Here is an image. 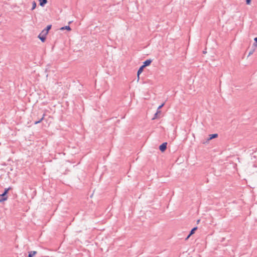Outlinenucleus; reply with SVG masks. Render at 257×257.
<instances>
[{
	"instance_id": "17",
	"label": "nucleus",
	"mask_w": 257,
	"mask_h": 257,
	"mask_svg": "<svg viewBox=\"0 0 257 257\" xmlns=\"http://www.w3.org/2000/svg\"><path fill=\"white\" fill-rule=\"evenodd\" d=\"M164 103L162 104L161 105H160V106L158 107V109H161V108L164 106Z\"/></svg>"
},
{
	"instance_id": "22",
	"label": "nucleus",
	"mask_w": 257,
	"mask_h": 257,
	"mask_svg": "<svg viewBox=\"0 0 257 257\" xmlns=\"http://www.w3.org/2000/svg\"><path fill=\"white\" fill-rule=\"evenodd\" d=\"M252 54V52H250L249 53V55H251V54Z\"/></svg>"
},
{
	"instance_id": "12",
	"label": "nucleus",
	"mask_w": 257,
	"mask_h": 257,
	"mask_svg": "<svg viewBox=\"0 0 257 257\" xmlns=\"http://www.w3.org/2000/svg\"><path fill=\"white\" fill-rule=\"evenodd\" d=\"M44 116H45V114L43 115V117L40 120H38V121H36L35 122V124H37L40 123V122H41L43 120Z\"/></svg>"
},
{
	"instance_id": "21",
	"label": "nucleus",
	"mask_w": 257,
	"mask_h": 257,
	"mask_svg": "<svg viewBox=\"0 0 257 257\" xmlns=\"http://www.w3.org/2000/svg\"><path fill=\"white\" fill-rule=\"evenodd\" d=\"M156 113H157L158 114V113H161V111H160V110H159V109H158V110H157V112H156Z\"/></svg>"
},
{
	"instance_id": "10",
	"label": "nucleus",
	"mask_w": 257,
	"mask_h": 257,
	"mask_svg": "<svg viewBox=\"0 0 257 257\" xmlns=\"http://www.w3.org/2000/svg\"><path fill=\"white\" fill-rule=\"evenodd\" d=\"M143 69H144V67H143V66H141L138 70V72H137V75H138V77L139 76V75L143 72Z\"/></svg>"
},
{
	"instance_id": "8",
	"label": "nucleus",
	"mask_w": 257,
	"mask_h": 257,
	"mask_svg": "<svg viewBox=\"0 0 257 257\" xmlns=\"http://www.w3.org/2000/svg\"><path fill=\"white\" fill-rule=\"evenodd\" d=\"M37 252L36 251H31L29 252L28 257H33L36 254Z\"/></svg>"
},
{
	"instance_id": "1",
	"label": "nucleus",
	"mask_w": 257,
	"mask_h": 257,
	"mask_svg": "<svg viewBox=\"0 0 257 257\" xmlns=\"http://www.w3.org/2000/svg\"><path fill=\"white\" fill-rule=\"evenodd\" d=\"M8 199V196L6 194H4V193H3L2 194L0 195V202H2L4 201H5L7 200Z\"/></svg>"
},
{
	"instance_id": "20",
	"label": "nucleus",
	"mask_w": 257,
	"mask_h": 257,
	"mask_svg": "<svg viewBox=\"0 0 257 257\" xmlns=\"http://www.w3.org/2000/svg\"><path fill=\"white\" fill-rule=\"evenodd\" d=\"M157 115H158V113H156L155 114V116L153 118V119H155L157 117Z\"/></svg>"
},
{
	"instance_id": "9",
	"label": "nucleus",
	"mask_w": 257,
	"mask_h": 257,
	"mask_svg": "<svg viewBox=\"0 0 257 257\" xmlns=\"http://www.w3.org/2000/svg\"><path fill=\"white\" fill-rule=\"evenodd\" d=\"M60 30H67L68 31H70L71 30V28H70V27L69 26H66L65 27H61L60 28Z\"/></svg>"
},
{
	"instance_id": "11",
	"label": "nucleus",
	"mask_w": 257,
	"mask_h": 257,
	"mask_svg": "<svg viewBox=\"0 0 257 257\" xmlns=\"http://www.w3.org/2000/svg\"><path fill=\"white\" fill-rule=\"evenodd\" d=\"M41 34L44 35L46 36V35L48 34V32H47L45 29H44L41 32Z\"/></svg>"
},
{
	"instance_id": "3",
	"label": "nucleus",
	"mask_w": 257,
	"mask_h": 257,
	"mask_svg": "<svg viewBox=\"0 0 257 257\" xmlns=\"http://www.w3.org/2000/svg\"><path fill=\"white\" fill-rule=\"evenodd\" d=\"M151 62H152V60L151 59L147 60L145 62H144L143 65L142 66H143V67L144 68L146 66L150 65L151 64Z\"/></svg>"
},
{
	"instance_id": "4",
	"label": "nucleus",
	"mask_w": 257,
	"mask_h": 257,
	"mask_svg": "<svg viewBox=\"0 0 257 257\" xmlns=\"http://www.w3.org/2000/svg\"><path fill=\"white\" fill-rule=\"evenodd\" d=\"M38 38L41 40L42 42H44L46 40V36L40 34L38 36Z\"/></svg>"
},
{
	"instance_id": "14",
	"label": "nucleus",
	"mask_w": 257,
	"mask_h": 257,
	"mask_svg": "<svg viewBox=\"0 0 257 257\" xmlns=\"http://www.w3.org/2000/svg\"><path fill=\"white\" fill-rule=\"evenodd\" d=\"M10 189H11V188H10V187L8 188H6L5 189V191H4V192L3 193H4V194H6L7 195L8 192V191L10 190Z\"/></svg>"
},
{
	"instance_id": "2",
	"label": "nucleus",
	"mask_w": 257,
	"mask_h": 257,
	"mask_svg": "<svg viewBox=\"0 0 257 257\" xmlns=\"http://www.w3.org/2000/svg\"><path fill=\"white\" fill-rule=\"evenodd\" d=\"M167 148V143H164L159 147V149L161 151L164 152Z\"/></svg>"
},
{
	"instance_id": "13",
	"label": "nucleus",
	"mask_w": 257,
	"mask_h": 257,
	"mask_svg": "<svg viewBox=\"0 0 257 257\" xmlns=\"http://www.w3.org/2000/svg\"><path fill=\"white\" fill-rule=\"evenodd\" d=\"M36 3L34 1L33 3H32V10H34L36 7Z\"/></svg>"
},
{
	"instance_id": "6",
	"label": "nucleus",
	"mask_w": 257,
	"mask_h": 257,
	"mask_svg": "<svg viewBox=\"0 0 257 257\" xmlns=\"http://www.w3.org/2000/svg\"><path fill=\"white\" fill-rule=\"evenodd\" d=\"M196 229H197V227H194V228H193L191 230V231L190 233H189V234L188 235V236L186 237V240L188 239L190 237V236L192 234H193L194 233V231H195V230H196Z\"/></svg>"
},
{
	"instance_id": "16",
	"label": "nucleus",
	"mask_w": 257,
	"mask_h": 257,
	"mask_svg": "<svg viewBox=\"0 0 257 257\" xmlns=\"http://www.w3.org/2000/svg\"><path fill=\"white\" fill-rule=\"evenodd\" d=\"M254 40L255 42H254V43L253 45H254V46L255 47H256V48H257V37L255 38L254 39Z\"/></svg>"
},
{
	"instance_id": "19",
	"label": "nucleus",
	"mask_w": 257,
	"mask_h": 257,
	"mask_svg": "<svg viewBox=\"0 0 257 257\" xmlns=\"http://www.w3.org/2000/svg\"><path fill=\"white\" fill-rule=\"evenodd\" d=\"M157 115H158V113H156L155 114V116L153 118V119H155L157 117Z\"/></svg>"
},
{
	"instance_id": "5",
	"label": "nucleus",
	"mask_w": 257,
	"mask_h": 257,
	"mask_svg": "<svg viewBox=\"0 0 257 257\" xmlns=\"http://www.w3.org/2000/svg\"><path fill=\"white\" fill-rule=\"evenodd\" d=\"M39 4L41 7H44V5L47 3V0H39Z\"/></svg>"
},
{
	"instance_id": "18",
	"label": "nucleus",
	"mask_w": 257,
	"mask_h": 257,
	"mask_svg": "<svg viewBox=\"0 0 257 257\" xmlns=\"http://www.w3.org/2000/svg\"><path fill=\"white\" fill-rule=\"evenodd\" d=\"M251 0H246V3L247 5H249Z\"/></svg>"
},
{
	"instance_id": "7",
	"label": "nucleus",
	"mask_w": 257,
	"mask_h": 257,
	"mask_svg": "<svg viewBox=\"0 0 257 257\" xmlns=\"http://www.w3.org/2000/svg\"><path fill=\"white\" fill-rule=\"evenodd\" d=\"M217 136H218V135L217 134H211V135H209V138H208V141L211 140L214 138H216Z\"/></svg>"
},
{
	"instance_id": "15",
	"label": "nucleus",
	"mask_w": 257,
	"mask_h": 257,
	"mask_svg": "<svg viewBox=\"0 0 257 257\" xmlns=\"http://www.w3.org/2000/svg\"><path fill=\"white\" fill-rule=\"evenodd\" d=\"M51 25H48L46 27V28L45 29V30L49 32V31L51 29Z\"/></svg>"
}]
</instances>
